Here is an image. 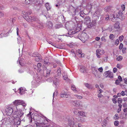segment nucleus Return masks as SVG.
Segmentation results:
<instances>
[{
    "label": "nucleus",
    "instance_id": "nucleus-1",
    "mask_svg": "<svg viewBox=\"0 0 127 127\" xmlns=\"http://www.w3.org/2000/svg\"><path fill=\"white\" fill-rule=\"evenodd\" d=\"M123 13L121 11L117 10L110 14V17L112 19L118 18L121 20H123L125 18V16L123 15Z\"/></svg>",
    "mask_w": 127,
    "mask_h": 127
},
{
    "label": "nucleus",
    "instance_id": "nucleus-2",
    "mask_svg": "<svg viewBox=\"0 0 127 127\" xmlns=\"http://www.w3.org/2000/svg\"><path fill=\"white\" fill-rule=\"evenodd\" d=\"M77 118H76L75 119L74 118H71V119H68V125L70 126H72L73 127H76L77 125V123L78 120L77 119Z\"/></svg>",
    "mask_w": 127,
    "mask_h": 127
},
{
    "label": "nucleus",
    "instance_id": "nucleus-3",
    "mask_svg": "<svg viewBox=\"0 0 127 127\" xmlns=\"http://www.w3.org/2000/svg\"><path fill=\"white\" fill-rule=\"evenodd\" d=\"M70 103L74 106L79 107L80 108H81L83 107V104L81 101L78 100H71L70 101Z\"/></svg>",
    "mask_w": 127,
    "mask_h": 127
},
{
    "label": "nucleus",
    "instance_id": "nucleus-4",
    "mask_svg": "<svg viewBox=\"0 0 127 127\" xmlns=\"http://www.w3.org/2000/svg\"><path fill=\"white\" fill-rule=\"evenodd\" d=\"M31 12L29 11L25 12L24 11L22 12V15L23 18L27 21L30 22L31 21L30 18L31 16H29L31 14Z\"/></svg>",
    "mask_w": 127,
    "mask_h": 127
},
{
    "label": "nucleus",
    "instance_id": "nucleus-5",
    "mask_svg": "<svg viewBox=\"0 0 127 127\" xmlns=\"http://www.w3.org/2000/svg\"><path fill=\"white\" fill-rule=\"evenodd\" d=\"M6 114L7 116H10L12 114L13 112V109L10 107H6L5 110Z\"/></svg>",
    "mask_w": 127,
    "mask_h": 127
},
{
    "label": "nucleus",
    "instance_id": "nucleus-6",
    "mask_svg": "<svg viewBox=\"0 0 127 127\" xmlns=\"http://www.w3.org/2000/svg\"><path fill=\"white\" fill-rule=\"evenodd\" d=\"M13 103L15 105H21L24 106H25L26 105V104L22 100H15V101L13 102Z\"/></svg>",
    "mask_w": 127,
    "mask_h": 127
},
{
    "label": "nucleus",
    "instance_id": "nucleus-7",
    "mask_svg": "<svg viewBox=\"0 0 127 127\" xmlns=\"http://www.w3.org/2000/svg\"><path fill=\"white\" fill-rule=\"evenodd\" d=\"M45 120H44L43 121H40V122H36L35 123L36 126L37 127H44L45 126Z\"/></svg>",
    "mask_w": 127,
    "mask_h": 127
},
{
    "label": "nucleus",
    "instance_id": "nucleus-8",
    "mask_svg": "<svg viewBox=\"0 0 127 127\" xmlns=\"http://www.w3.org/2000/svg\"><path fill=\"white\" fill-rule=\"evenodd\" d=\"M60 80L59 78L57 76H56L54 79L53 83L54 84L56 87L58 85Z\"/></svg>",
    "mask_w": 127,
    "mask_h": 127
},
{
    "label": "nucleus",
    "instance_id": "nucleus-9",
    "mask_svg": "<svg viewBox=\"0 0 127 127\" xmlns=\"http://www.w3.org/2000/svg\"><path fill=\"white\" fill-rule=\"evenodd\" d=\"M88 38V35L85 32L81 34V39H80L83 42H84L87 40Z\"/></svg>",
    "mask_w": 127,
    "mask_h": 127
},
{
    "label": "nucleus",
    "instance_id": "nucleus-10",
    "mask_svg": "<svg viewBox=\"0 0 127 127\" xmlns=\"http://www.w3.org/2000/svg\"><path fill=\"white\" fill-rule=\"evenodd\" d=\"M26 1H27V2L28 4H30L32 2L33 3H36V5L41 3L39 0H26Z\"/></svg>",
    "mask_w": 127,
    "mask_h": 127
},
{
    "label": "nucleus",
    "instance_id": "nucleus-11",
    "mask_svg": "<svg viewBox=\"0 0 127 127\" xmlns=\"http://www.w3.org/2000/svg\"><path fill=\"white\" fill-rule=\"evenodd\" d=\"M91 18L88 16H86L84 20V23L86 24L87 26L91 23Z\"/></svg>",
    "mask_w": 127,
    "mask_h": 127
},
{
    "label": "nucleus",
    "instance_id": "nucleus-12",
    "mask_svg": "<svg viewBox=\"0 0 127 127\" xmlns=\"http://www.w3.org/2000/svg\"><path fill=\"white\" fill-rule=\"evenodd\" d=\"M105 76L106 77H109L110 78H112L113 73L112 72L110 71H106L105 72Z\"/></svg>",
    "mask_w": 127,
    "mask_h": 127
},
{
    "label": "nucleus",
    "instance_id": "nucleus-13",
    "mask_svg": "<svg viewBox=\"0 0 127 127\" xmlns=\"http://www.w3.org/2000/svg\"><path fill=\"white\" fill-rule=\"evenodd\" d=\"M14 114L16 115L17 117H21L23 115L24 113L22 111L17 110L15 111Z\"/></svg>",
    "mask_w": 127,
    "mask_h": 127
},
{
    "label": "nucleus",
    "instance_id": "nucleus-14",
    "mask_svg": "<svg viewBox=\"0 0 127 127\" xmlns=\"http://www.w3.org/2000/svg\"><path fill=\"white\" fill-rule=\"evenodd\" d=\"M102 53V51L100 50L97 49L96 50V53L97 57L100 58L101 57Z\"/></svg>",
    "mask_w": 127,
    "mask_h": 127
},
{
    "label": "nucleus",
    "instance_id": "nucleus-15",
    "mask_svg": "<svg viewBox=\"0 0 127 127\" xmlns=\"http://www.w3.org/2000/svg\"><path fill=\"white\" fill-rule=\"evenodd\" d=\"M51 70V68H48L47 67H45L44 70V72L46 73V76H48L49 75L50 72Z\"/></svg>",
    "mask_w": 127,
    "mask_h": 127
},
{
    "label": "nucleus",
    "instance_id": "nucleus-16",
    "mask_svg": "<svg viewBox=\"0 0 127 127\" xmlns=\"http://www.w3.org/2000/svg\"><path fill=\"white\" fill-rule=\"evenodd\" d=\"M80 71L82 73H85L86 72L87 70L86 67L83 66H80Z\"/></svg>",
    "mask_w": 127,
    "mask_h": 127
},
{
    "label": "nucleus",
    "instance_id": "nucleus-17",
    "mask_svg": "<svg viewBox=\"0 0 127 127\" xmlns=\"http://www.w3.org/2000/svg\"><path fill=\"white\" fill-rule=\"evenodd\" d=\"M60 95L62 97L67 98L68 97V95L66 93L64 92H62L60 94Z\"/></svg>",
    "mask_w": 127,
    "mask_h": 127
},
{
    "label": "nucleus",
    "instance_id": "nucleus-18",
    "mask_svg": "<svg viewBox=\"0 0 127 127\" xmlns=\"http://www.w3.org/2000/svg\"><path fill=\"white\" fill-rule=\"evenodd\" d=\"M95 21L93 20L91 23H90L88 25V28H91L94 26L95 25Z\"/></svg>",
    "mask_w": 127,
    "mask_h": 127
},
{
    "label": "nucleus",
    "instance_id": "nucleus-19",
    "mask_svg": "<svg viewBox=\"0 0 127 127\" xmlns=\"http://www.w3.org/2000/svg\"><path fill=\"white\" fill-rule=\"evenodd\" d=\"M92 73L94 74H95L98 71L97 69L95 67H93L92 68Z\"/></svg>",
    "mask_w": 127,
    "mask_h": 127
},
{
    "label": "nucleus",
    "instance_id": "nucleus-20",
    "mask_svg": "<svg viewBox=\"0 0 127 127\" xmlns=\"http://www.w3.org/2000/svg\"><path fill=\"white\" fill-rule=\"evenodd\" d=\"M37 121L39 122H40V121H43L44 120H45L41 116L38 115L36 119Z\"/></svg>",
    "mask_w": 127,
    "mask_h": 127
},
{
    "label": "nucleus",
    "instance_id": "nucleus-21",
    "mask_svg": "<svg viewBox=\"0 0 127 127\" xmlns=\"http://www.w3.org/2000/svg\"><path fill=\"white\" fill-rule=\"evenodd\" d=\"M78 115L79 116L83 117H86L85 115V112L83 111H79L78 112Z\"/></svg>",
    "mask_w": 127,
    "mask_h": 127
},
{
    "label": "nucleus",
    "instance_id": "nucleus-22",
    "mask_svg": "<svg viewBox=\"0 0 127 127\" xmlns=\"http://www.w3.org/2000/svg\"><path fill=\"white\" fill-rule=\"evenodd\" d=\"M71 89L74 92L76 93L78 92L77 89V88H76L75 85H72Z\"/></svg>",
    "mask_w": 127,
    "mask_h": 127
},
{
    "label": "nucleus",
    "instance_id": "nucleus-23",
    "mask_svg": "<svg viewBox=\"0 0 127 127\" xmlns=\"http://www.w3.org/2000/svg\"><path fill=\"white\" fill-rule=\"evenodd\" d=\"M48 27L50 29L52 28L53 25L51 21H49L47 22V23Z\"/></svg>",
    "mask_w": 127,
    "mask_h": 127
},
{
    "label": "nucleus",
    "instance_id": "nucleus-24",
    "mask_svg": "<svg viewBox=\"0 0 127 127\" xmlns=\"http://www.w3.org/2000/svg\"><path fill=\"white\" fill-rule=\"evenodd\" d=\"M31 19V21H38L39 20V19L36 18L35 17L33 16L32 17H31V18H30Z\"/></svg>",
    "mask_w": 127,
    "mask_h": 127
},
{
    "label": "nucleus",
    "instance_id": "nucleus-25",
    "mask_svg": "<svg viewBox=\"0 0 127 127\" xmlns=\"http://www.w3.org/2000/svg\"><path fill=\"white\" fill-rule=\"evenodd\" d=\"M95 77L99 78L101 77V74L99 72H97L95 74H94Z\"/></svg>",
    "mask_w": 127,
    "mask_h": 127
},
{
    "label": "nucleus",
    "instance_id": "nucleus-26",
    "mask_svg": "<svg viewBox=\"0 0 127 127\" xmlns=\"http://www.w3.org/2000/svg\"><path fill=\"white\" fill-rule=\"evenodd\" d=\"M63 78L65 80H67L68 79V76L66 75L64 73V74H63Z\"/></svg>",
    "mask_w": 127,
    "mask_h": 127
},
{
    "label": "nucleus",
    "instance_id": "nucleus-27",
    "mask_svg": "<svg viewBox=\"0 0 127 127\" xmlns=\"http://www.w3.org/2000/svg\"><path fill=\"white\" fill-rule=\"evenodd\" d=\"M19 93L21 95H22L24 93V90H23V88H21L19 89Z\"/></svg>",
    "mask_w": 127,
    "mask_h": 127
},
{
    "label": "nucleus",
    "instance_id": "nucleus-28",
    "mask_svg": "<svg viewBox=\"0 0 127 127\" xmlns=\"http://www.w3.org/2000/svg\"><path fill=\"white\" fill-rule=\"evenodd\" d=\"M35 61L37 62H40L42 61V59L39 56V57L38 56L36 57L35 59Z\"/></svg>",
    "mask_w": 127,
    "mask_h": 127
},
{
    "label": "nucleus",
    "instance_id": "nucleus-29",
    "mask_svg": "<svg viewBox=\"0 0 127 127\" xmlns=\"http://www.w3.org/2000/svg\"><path fill=\"white\" fill-rule=\"evenodd\" d=\"M57 1L59 4H62L65 2V0H57Z\"/></svg>",
    "mask_w": 127,
    "mask_h": 127
},
{
    "label": "nucleus",
    "instance_id": "nucleus-30",
    "mask_svg": "<svg viewBox=\"0 0 127 127\" xmlns=\"http://www.w3.org/2000/svg\"><path fill=\"white\" fill-rule=\"evenodd\" d=\"M109 37L110 39L113 40L115 37V36L113 34H110Z\"/></svg>",
    "mask_w": 127,
    "mask_h": 127
},
{
    "label": "nucleus",
    "instance_id": "nucleus-31",
    "mask_svg": "<svg viewBox=\"0 0 127 127\" xmlns=\"http://www.w3.org/2000/svg\"><path fill=\"white\" fill-rule=\"evenodd\" d=\"M45 6L47 10H48L50 9V6L48 3H46L45 4Z\"/></svg>",
    "mask_w": 127,
    "mask_h": 127
},
{
    "label": "nucleus",
    "instance_id": "nucleus-32",
    "mask_svg": "<svg viewBox=\"0 0 127 127\" xmlns=\"http://www.w3.org/2000/svg\"><path fill=\"white\" fill-rule=\"evenodd\" d=\"M104 9H105V11L106 12H109L110 10V8L109 6L106 7L104 8Z\"/></svg>",
    "mask_w": 127,
    "mask_h": 127
},
{
    "label": "nucleus",
    "instance_id": "nucleus-33",
    "mask_svg": "<svg viewBox=\"0 0 127 127\" xmlns=\"http://www.w3.org/2000/svg\"><path fill=\"white\" fill-rule=\"evenodd\" d=\"M44 65H45L46 66H47L48 65H49L50 64V63L48 62L47 61H46L45 60L44 61Z\"/></svg>",
    "mask_w": 127,
    "mask_h": 127
},
{
    "label": "nucleus",
    "instance_id": "nucleus-34",
    "mask_svg": "<svg viewBox=\"0 0 127 127\" xmlns=\"http://www.w3.org/2000/svg\"><path fill=\"white\" fill-rule=\"evenodd\" d=\"M122 56H119L116 59V60L117 61H120L122 59Z\"/></svg>",
    "mask_w": 127,
    "mask_h": 127
},
{
    "label": "nucleus",
    "instance_id": "nucleus-35",
    "mask_svg": "<svg viewBox=\"0 0 127 127\" xmlns=\"http://www.w3.org/2000/svg\"><path fill=\"white\" fill-rule=\"evenodd\" d=\"M77 98L79 99H82L83 98V96L80 95H74Z\"/></svg>",
    "mask_w": 127,
    "mask_h": 127
},
{
    "label": "nucleus",
    "instance_id": "nucleus-36",
    "mask_svg": "<svg viewBox=\"0 0 127 127\" xmlns=\"http://www.w3.org/2000/svg\"><path fill=\"white\" fill-rule=\"evenodd\" d=\"M122 99L120 98H119L118 99L117 102L119 104H121L122 103Z\"/></svg>",
    "mask_w": 127,
    "mask_h": 127
},
{
    "label": "nucleus",
    "instance_id": "nucleus-37",
    "mask_svg": "<svg viewBox=\"0 0 127 127\" xmlns=\"http://www.w3.org/2000/svg\"><path fill=\"white\" fill-rule=\"evenodd\" d=\"M57 74L58 76H60L61 74V72L60 68H59L57 70Z\"/></svg>",
    "mask_w": 127,
    "mask_h": 127
},
{
    "label": "nucleus",
    "instance_id": "nucleus-38",
    "mask_svg": "<svg viewBox=\"0 0 127 127\" xmlns=\"http://www.w3.org/2000/svg\"><path fill=\"white\" fill-rule=\"evenodd\" d=\"M79 56L81 57H83L84 56V54L81 52V53H80L78 54Z\"/></svg>",
    "mask_w": 127,
    "mask_h": 127
},
{
    "label": "nucleus",
    "instance_id": "nucleus-39",
    "mask_svg": "<svg viewBox=\"0 0 127 127\" xmlns=\"http://www.w3.org/2000/svg\"><path fill=\"white\" fill-rule=\"evenodd\" d=\"M124 38V37L123 35H122L121 36H120L119 37V39L120 41L121 42H122Z\"/></svg>",
    "mask_w": 127,
    "mask_h": 127
},
{
    "label": "nucleus",
    "instance_id": "nucleus-40",
    "mask_svg": "<svg viewBox=\"0 0 127 127\" xmlns=\"http://www.w3.org/2000/svg\"><path fill=\"white\" fill-rule=\"evenodd\" d=\"M109 118L108 117H107L103 121V123H104L105 124H107V120H108Z\"/></svg>",
    "mask_w": 127,
    "mask_h": 127
},
{
    "label": "nucleus",
    "instance_id": "nucleus-41",
    "mask_svg": "<svg viewBox=\"0 0 127 127\" xmlns=\"http://www.w3.org/2000/svg\"><path fill=\"white\" fill-rule=\"evenodd\" d=\"M101 40L102 41H103L104 42H105L106 41V39L105 38L104 36H102L101 38Z\"/></svg>",
    "mask_w": 127,
    "mask_h": 127
},
{
    "label": "nucleus",
    "instance_id": "nucleus-42",
    "mask_svg": "<svg viewBox=\"0 0 127 127\" xmlns=\"http://www.w3.org/2000/svg\"><path fill=\"white\" fill-rule=\"evenodd\" d=\"M84 85L86 87L88 88H89L91 87L90 85V84L87 83H84Z\"/></svg>",
    "mask_w": 127,
    "mask_h": 127
},
{
    "label": "nucleus",
    "instance_id": "nucleus-43",
    "mask_svg": "<svg viewBox=\"0 0 127 127\" xmlns=\"http://www.w3.org/2000/svg\"><path fill=\"white\" fill-rule=\"evenodd\" d=\"M123 45L122 43H121L119 47V49L120 50L122 49L123 47Z\"/></svg>",
    "mask_w": 127,
    "mask_h": 127
},
{
    "label": "nucleus",
    "instance_id": "nucleus-44",
    "mask_svg": "<svg viewBox=\"0 0 127 127\" xmlns=\"http://www.w3.org/2000/svg\"><path fill=\"white\" fill-rule=\"evenodd\" d=\"M77 32L76 31H72L71 32H69L68 33V34H74L75 33H76Z\"/></svg>",
    "mask_w": 127,
    "mask_h": 127
},
{
    "label": "nucleus",
    "instance_id": "nucleus-45",
    "mask_svg": "<svg viewBox=\"0 0 127 127\" xmlns=\"http://www.w3.org/2000/svg\"><path fill=\"white\" fill-rule=\"evenodd\" d=\"M119 42V40L118 39H117L115 41V44L116 45H117Z\"/></svg>",
    "mask_w": 127,
    "mask_h": 127
},
{
    "label": "nucleus",
    "instance_id": "nucleus-46",
    "mask_svg": "<svg viewBox=\"0 0 127 127\" xmlns=\"http://www.w3.org/2000/svg\"><path fill=\"white\" fill-rule=\"evenodd\" d=\"M114 125L115 126H117L119 125V122L118 121H115L114 122Z\"/></svg>",
    "mask_w": 127,
    "mask_h": 127
},
{
    "label": "nucleus",
    "instance_id": "nucleus-47",
    "mask_svg": "<svg viewBox=\"0 0 127 127\" xmlns=\"http://www.w3.org/2000/svg\"><path fill=\"white\" fill-rule=\"evenodd\" d=\"M114 27L116 28H119V24L118 23L115 24L114 25Z\"/></svg>",
    "mask_w": 127,
    "mask_h": 127
},
{
    "label": "nucleus",
    "instance_id": "nucleus-48",
    "mask_svg": "<svg viewBox=\"0 0 127 127\" xmlns=\"http://www.w3.org/2000/svg\"><path fill=\"white\" fill-rule=\"evenodd\" d=\"M126 47L124 48L122 50V52L123 53H126Z\"/></svg>",
    "mask_w": 127,
    "mask_h": 127
},
{
    "label": "nucleus",
    "instance_id": "nucleus-49",
    "mask_svg": "<svg viewBox=\"0 0 127 127\" xmlns=\"http://www.w3.org/2000/svg\"><path fill=\"white\" fill-rule=\"evenodd\" d=\"M98 70L100 72H103V69L102 67H101L98 68Z\"/></svg>",
    "mask_w": 127,
    "mask_h": 127
},
{
    "label": "nucleus",
    "instance_id": "nucleus-50",
    "mask_svg": "<svg viewBox=\"0 0 127 127\" xmlns=\"http://www.w3.org/2000/svg\"><path fill=\"white\" fill-rule=\"evenodd\" d=\"M117 67L118 68L121 69L122 68V66L120 64H118L117 65Z\"/></svg>",
    "mask_w": 127,
    "mask_h": 127
},
{
    "label": "nucleus",
    "instance_id": "nucleus-51",
    "mask_svg": "<svg viewBox=\"0 0 127 127\" xmlns=\"http://www.w3.org/2000/svg\"><path fill=\"white\" fill-rule=\"evenodd\" d=\"M121 7L123 11H124L125 10V6L124 4H122L121 5Z\"/></svg>",
    "mask_w": 127,
    "mask_h": 127
},
{
    "label": "nucleus",
    "instance_id": "nucleus-52",
    "mask_svg": "<svg viewBox=\"0 0 127 127\" xmlns=\"http://www.w3.org/2000/svg\"><path fill=\"white\" fill-rule=\"evenodd\" d=\"M112 101L113 102L114 104H116L117 102V100L116 99H115L114 98H113L112 99Z\"/></svg>",
    "mask_w": 127,
    "mask_h": 127
},
{
    "label": "nucleus",
    "instance_id": "nucleus-53",
    "mask_svg": "<svg viewBox=\"0 0 127 127\" xmlns=\"http://www.w3.org/2000/svg\"><path fill=\"white\" fill-rule=\"evenodd\" d=\"M117 69L116 67H114L113 68V71L114 73L116 72L117 71Z\"/></svg>",
    "mask_w": 127,
    "mask_h": 127
},
{
    "label": "nucleus",
    "instance_id": "nucleus-54",
    "mask_svg": "<svg viewBox=\"0 0 127 127\" xmlns=\"http://www.w3.org/2000/svg\"><path fill=\"white\" fill-rule=\"evenodd\" d=\"M38 55V54L37 53H34L33 54V56L34 57H37Z\"/></svg>",
    "mask_w": 127,
    "mask_h": 127
},
{
    "label": "nucleus",
    "instance_id": "nucleus-55",
    "mask_svg": "<svg viewBox=\"0 0 127 127\" xmlns=\"http://www.w3.org/2000/svg\"><path fill=\"white\" fill-rule=\"evenodd\" d=\"M41 66V64L40 63H38L37 64V66L38 68H40Z\"/></svg>",
    "mask_w": 127,
    "mask_h": 127
},
{
    "label": "nucleus",
    "instance_id": "nucleus-56",
    "mask_svg": "<svg viewBox=\"0 0 127 127\" xmlns=\"http://www.w3.org/2000/svg\"><path fill=\"white\" fill-rule=\"evenodd\" d=\"M97 96L99 98H100L103 96V95L101 94L100 93H99L97 95Z\"/></svg>",
    "mask_w": 127,
    "mask_h": 127
},
{
    "label": "nucleus",
    "instance_id": "nucleus-57",
    "mask_svg": "<svg viewBox=\"0 0 127 127\" xmlns=\"http://www.w3.org/2000/svg\"><path fill=\"white\" fill-rule=\"evenodd\" d=\"M123 106L124 108H125L127 106V104L126 103H123Z\"/></svg>",
    "mask_w": 127,
    "mask_h": 127
},
{
    "label": "nucleus",
    "instance_id": "nucleus-58",
    "mask_svg": "<svg viewBox=\"0 0 127 127\" xmlns=\"http://www.w3.org/2000/svg\"><path fill=\"white\" fill-rule=\"evenodd\" d=\"M82 50H81L78 49L77 51V53H78V55L80 53H81Z\"/></svg>",
    "mask_w": 127,
    "mask_h": 127
},
{
    "label": "nucleus",
    "instance_id": "nucleus-59",
    "mask_svg": "<svg viewBox=\"0 0 127 127\" xmlns=\"http://www.w3.org/2000/svg\"><path fill=\"white\" fill-rule=\"evenodd\" d=\"M118 78L120 81H122V77L120 76H118Z\"/></svg>",
    "mask_w": 127,
    "mask_h": 127
},
{
    "label": "nucleus",
    "instance_id": "nucleus-60",
    "mask_svg": "<svg viewBox=\"0 0 127 127\" xmlns=\"http://www.w3.org/2000/svg\"><path fill=\"white\" fill-rule=\"evenodd\" d=\"M18 40V43H20V40H21V38L20 37H19V38H17Z\"/></svg>",
    "mask_w": 127,
    "mask_h": 127
},
{
    "label": "nucleus",
    "instance_id": "nucleus-61",
    "mask_svg": "<svg viewBox=\"0 0 127 127\" xmlns=\"http://www.w3.org/2000/svg\"><path fill=\"white\" fill-rule=\"evenodd\" d=\"M4 15L3 13L1 12H0V17H1L3 16Z\"/></svg>",
    "mask_w": 127,
    "mask_h": 127
},
{
    "label": "nucleus",
    "instance_id": "nucleus-62",
    "mask_svg": "<svg viewBox=\"0 0 127 127\" xmlns=\"http://www.w3.org/2000/svg\"><path fill=\"white\" fill-rule=\"evenodd\" d=\"M99 93H101L102 92V90L100 89H99V90L98 91Z\"/></svg>",
    "mask_w": 127,
    "mask_h": 127
},
{
    "label": "nucleus",
    "instance_id": "nucleus-63",
    "mask_svg": "<svg viewBox=\"0 0 127 127\" xmlns=\"http://www.w3.org/2000/svg\"><path fill=\"white\" fill-rule=\"evenodd\" d=\"M120 83V82L118 80H116L115 81V83L117 84H119Z\"/></svg>",
    "mask_w": 127,
    "mask_h": 127
},
{
    "label": "nucleus",
    "instance_id": "nucleus-64",
    "mask_svg": "<svg viewBox=\"0 0 127 127\" xmlns=\"http://www.w3.org/2000/svg\"><path fill=\"white\" fill-rule=\"evenodd\" d=\"M124 82L125 83L127 84V78H125L124 79Z\"/></svg>",
    "mask_w": 127,
    "mask_h": 127
}]
</instances>
